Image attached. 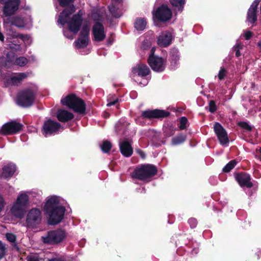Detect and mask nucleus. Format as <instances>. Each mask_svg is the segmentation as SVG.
Here are the masks:
<instances>
[{
	"label": "nucleus",
	"mask_w": 261,
	"mask_h": 261,
	"mask_svg": "<svg viewBox=\"0 0 261 261\" xmlns=\"http://www.w3.org/2000/svg\"><path fill=\"white\" fill-rule=\"evenodd\" d=\"M74 11L73 6L65 9L59 16L58 20L62 25L67 24L68 29L64 31V34L66 38L70 39H72L78 32L82 21V13L81 12L71 17Z\"/></svg>",
	"instance_id": "f257e3e1"
},
{
	"label": "nucleus",
	"mask_w": 261,
	"mask_h": 261,
	"mask_svg": "<svg viewBox=\"0 0 261 261\" xmlns=\"http://www.w3.org/2000/svg\"><path fill=\"white\" fill-rule=\"evenodd\" d=\"M63 202L61 198L57 196L48 197L46 199L43 210L48 217L49 224H57L63 219L65 213Z\"/></svg>",
	"instance_id": "f03ea898"
},
{
	"label": "nucleus",
	"mask_w": 261,
	"mask_h": 261,
	"mask_svg": "<svg viewBox=\"0 0 261 261\" xmlns=\"http://www.w3.org/2000/svg\"><path fill=\"white\" fill-rule=\"evenodd\" d=\"M29 194L30 192H22L18 195L10 210L14 216L20 219L23 218L25 207L29 203Z\"/></svg>",
	"instance_id": "7ed1b4c3"
},
{
	"label": "nucleus",
	"mask_w": 261,
	"mask_h": 261,
	"mask_svg": "<svg viewBox=\"0 0 261 261\" xmlns=\"http://www.w3.org/2000/svg\"><path fill=\"white\" fill-rule=\"evenodd\" d=\"M63 106L73 109L75 112L83 113L85 111V106L83 100L74 94H69L61 100Z\"/></svg>",
	"instance_id": "20e7f679"
},
{
	"label": "nucleus",
	"mask_w": 261,
	"mask_h": 261,
	"mask_svg": "<svg viewBox=\"0 0 261 261\" xmlns=\"http://www.w3.org/2000/svg\"><path fill=\"white\" fill-rule=\"evenodd\" d=\"M37 88L33 86L21 92L18 96L17 103L22 107H29L34 102Z\"/></svg>",
	"instance_id": "39448f33"
},
{
	"label": "nucleus",
	"mask_w": 261,
	"mask_h": 261,
	"mask_svg": "<svg viewBox=\"0 0 261 261\" xmlns=\"http://www.w3.org/2000/svg\"><path fill=\"white\" fill-rule=\"evenodd\" d=\"M156 172L157 170L154 166L145 165L137 168L132 173V176L142 180H147L156 174Z\"/></svg>",
	"instance_id": "423d86ee"
},
{
	"label": "nucleus",
	"mask_w": 261,
	"mask_h": 261,
	"mask_svg": "<svg viewBox=\"0 0 261 261\" xmlns=\"http://www.w3.org/2000/svg\"><path fill=\"white\" fill-rule=\"evenodd\" d=\"M90 30V25L89 24L86 23L83 25L79 37L74 42L76 48H84L87 46L89 41Z\"/></svg>",
	"instance_id": "0eeeda50"
},
{
	"label": "nucleus",
	"mask_w": 261,
	"mask_h": 261,
	"mask_svg": "<svg viewBox=\"0 0 261 261\" xmlns=\"http://www.w3.org/2000/svg\"><path fill=\"white\" fill-rule=\"evenodd\" d=\"M65 237L63 230H57L48 232L46 236L42 237V240L45 243L55 244L62 241Z\"/></svg>",
	"instance_id": "6e6552de"
},
{
	"label": "nucleus",
	"mask_w": 261,
	"mask_h": 261,
	"mask_svg": "<svg viewBox=\"0 0 261 261\" xmlns=\"http://www.w3.org/2000/svg\"><path fill=\"white\" fill-rule=\"evenodd\" d=\"M42 214L41 211L36 208L30 210L26 217V224L28 226H34L39 224L41 220Z\"/></svg>",
	"instance_id": "1a4fd4ad"
},
{
	"label": "nucleus",
	"mask_w": 261,
	"mask_h": 261,
	"mask_svg": "<svg viewBox=\"0 0 261 261\" xmlns=\"http://www.w3.org/2000/svg\"><path fill=\"white\" fill-rule=\"evenodd\" d=\"M172 12L166 5H162L155 11L153 12L154 20L166 21L171 18Z\"/></svg>",
	"instance_id": "9d476101"
},
{
	"label": "nucleus",
	"mask_w": 261,
	"mask_h": 261,
	"mask_svg": "<svg viewBox=\"0 0 261 261\" xmlns=\"http://www.w3.org/2000/svg\"><path fill=\"white\" fill-rule=\"evenodd\" d=\"M22 125L16 121H11L3 125L0 134L4 135H10L16 134L21 130Z\"/></svg>",
	"instance_id": "9b49d317"
},
{
	"label": "nucleus",
	"mask_w": 261,
	"mask_h": 261,
	"mask_svg": "<svg viewBox=\"0 0 261 261\" xmlns=\"http://www.w3.org/2000/svg\"><path fill=\"white\" fill-rule=\"evenodd\" d=\"M27 76L28 74L24 73H14L11 75H6L2 79V80L6 86L18 85Z\"/></svg>",
	"instance_id": "f8f14e48"
},
{
	"label": "nucleus",
	"mask_w": 261,
	"mask_h": 261,
	"mask_svg": "<svg viewBox=\"0 0 261 261\" xmlns=\"http://www.w3.org/2000/svg\"><path fill=\"white\" fill-rule=\"evenodd\" d=\"M148 62L151 69L154 71L162 72L165 68V61L162 58L155 56H149Z\"/></svg>",
	"instance_id": "ddd939ff"
},
{
	"label": "nucleus",
	"mask_w": 261,
	"mask_h": 261,
	"mask_svg": "<svg viewBox=\"0 0 261 261\" xmlns=\"http://www.w3.org/2000/svg\"><path fill=\"white\" fill-rule=\"evenodd\" d=\"M4 5V13L6 16L13 14L18 9L19 0H0Z\"/></svg>",
	"instance_id": "4468645a"
},
{
	"label": "nucleus",
	"mask_w": 261,
	"mask_h": 261,
	"mask_svg": "<svg viewBox=\"0 0 261 261\" xmlns=\"http://www.w3.org/2000/svg\"><path fill=\"white\" fill-rule=\"evenodd\" d=\"M214 132L222 145H225L229 142L227 132L219 123H215L214 125Z\"/></svg>",
	"instance_id": "2eb2a0df"
},
{
	"label": "nucleus",
	"mask_w": 261,
	"mask_h": 261,
	"mask_svg": "<svg viewBox=\"0 0 261 261\" xmlns=\"http://www.w3.org/2000/svg\"><path fill=\"white\" fill-rule=\"evenodd\" d=\"M61 127L60 124L56 121L49 119L45 121L43 126V134L45 136L51 135Z\"/></svg>",
	"instance_id": "dca6fc26"
},
{
	"label": "nucleus",
	"mask_w": 261,
	"mask_h": 261,
	"mask_svg": "<svg viewBox=\"0 0 261 261\" xmlns=\"http://www.w3.org/2000/svg\"><path fill=\"white\" fill-rule=\"evenodd\" d=\"M10 21L12 25L18 28H29L32 22L29 17H22L18 16L11 18Z\"/></svg>",
	"instance_id": "f3484780"
},
{
	"label": "nucleus",
	"mask_w": 261,
	"mask_h": 261,
	"mask_svg": "<svg viewBox=\"0 0 261 261\" xmlns=\"http://www.w3.org/2000/svg\"><path fill=\"white\" fill-rule=\"evenodd\" d=\"M173 36L169 32H163L158 36L157 39L158 44L162 47H165L169 46L172 40Z\"/></svg>",
	"instance_id": "a211bd4d"
},
{
	"label": "nucleus",
	"mask_w": 261,
	"mask_h": 261,
	"mask_svg": "<svg viewBox=\"0 0 261 261\" xmlns=\"http://www.w3.org/2000/svg\"><path fill=\"white\" fill-rule=\"evenodd\" d=\"M132 72L133 77L136 81V76H145L149 73L150 70L146 65L138 64L133 68Z\"/></svg>",
	"instance_id": "6ab92c4d"
},
{
	"label": "nucleus",
	"mask_w": 261,
	"mask_h": 261,
	"mask_svg": "<svg viewBox=\"0 0 261 261\" xmlns=\"http://www.w3.org/2000/svg\"><path fill=\"white\" fill-rule=\"evenodd\" d=\"M92 32L94 40L97 41L103 40L106 37V34L104 31L103 25L99 23H96L93 27Z\"/></svg>",
	"instance_id": "aec40b11"
},
{
	"label": "nucleus",
	"mask_w": 261,
	"mask_h": 261,
	"mask_svg": "<svg viewBox=\"0 0 261 261\" xmlns=\"http://www.w3.org/2000/svg\"><path fill=\"white\" fill-rule=\"evenodd\" d=\"M261 0H254L248 9L247 20L250 23H254L257 20L256 10Z\"/></svg>",
	"instance_id": "412c9836"
},
{
	"label": "nucleus",
	"mask_w": 261,
	"mask_h": 261,
	"mask_svg": "<svg viewBox=\"0 0 261 261\" xmlns=\"http://www.w3.org/2000/svg\"><path fill=\"white\" fill-rule=\"evenodd\" d=\"M169 113L164 110H153L144 111L142 116L144 118H162L168 116Z\"/></svg>",
	"instance_id": "4be33fe9"
},
{
	"label": "nucleus",
	"mask_w": 261,
	"mask_h": 261,
	"mask_svg": "<svg viewBox=\"0 0 261 261\" xmlns=\"http://www.w3.org/2000/svg\"><path fill=\"white\" fill-rule=\"evenodd\" d=\"M236 179L241 187H252V183L250 182V176L246 173H240L237 175Z\"/></svg>",
	"instance_id": "5701e85b"
},
{
	"label": "nucleus",
	"mask_w": 261,
	"mask_h": 261,
	"mask_svg": "<svg viewBox=\"0 0 261 261\" xmlns=\"http://www.w3.org/2000/svg\"><path fill=\"white\" fill-rule=\"evenodd\" d=\"M121 153L126 157L130 156L133 152L130 143L127 140H124L119 144Z\"/></svg>",
	"instance_id": "b1692460"
},
{
	"label": "nucleus",
	"mask_w": 261,
	"mask_h": 261,
	"mask_svg": "<svg viewBox=\"0 0 261 261\" xmlns=\"http://www.w3.org/2000/svg\"><path fill=\"white\" fill-rule=\"evenodd\" d=\"M57 116L58 120L61 122H67L74 117L72 113L63 109L59 110L58 111Z\"/></svg>",
	"instance_id": "393cba45"
},
{
	"label": "nucleus",
	"mask_w": 261,
	"mask_h": 261,
	"mask_svg": "<svg viewBox=\"0 0 261 261\" xmlns=\"http://www.w3.org/2000/svg\"><path fill=\"white\" fill-rule=\"evenodd\" d=\"M15 166L14 164L10 163L5 166L1 174V176L4 178H8L12 176L15 171Z\"/></svg>",
	"instance_id": "a878e982"
},
{
	"label": "nucleus",
	"mask_w": 261,
	"mask_h": 261,
	"mask_svg": "<svg viewBox=\"0 0 261 261\" xmlns=\"http://www.w3.org/2000/svg\"><path fill=\"white\" fill-rule=\"evenodd\" d=\"M122 0H112V4L109 6V10L112 15L115 17H119L121 15L118 6H115L117 3H120Z\"/></svg>",
	"instance_id": "bb28decb"
},
{
	"label": "nucleus",
	"mask_w": 261,
	"mask_h": 261,
	"mask_svg": "<svg viewBox=\"0 0 261 261\" xmlns=\"http://www.w3.org/2000/svg\"><path fill=\"white\" fill-rule=\"evenodd\" d=\"M146 25V21L144 18H138L135 22V27L138 31L143 30Z\"/></svg>",
	"instance_id": "cd10ccee"
},
{
	"label": "nucleus",
	"mask_w": 261,
	"mask_h": 261,
	"mask_svg": "<svg viewBox=\"0 0 261 261\" xmlns=\"http://www.w3.org/2000/svg\"><path fill=\"white\" fill-rule=\"evenodd\" d=\"M171 63L175 65L179 60L178 51L176 48H173L171 51Z\"/></svg>",
	"instance_id": "c85d7f7f"
},
{
	"label": "nucleus",
	"mask_w": 261,
	"mask_h": 261,
	"mask_svg": "<svg viewBox=\"0 0 261 261\" xmlns=\"http://www.w3.org/2000/svg\"><path fill=\"white\" fill-rule=\"evenodd\" d=\"M171 4L179 10H181L185 4V0H170Z\"/></svg>",
	"instance_id": "c756f323"
},
{
	"label": "nucleus",
	"mask_w": 261,
	"mask_h": 261,
	"mask_svg": "<svg viewBox=\"0 0 261 261\" xmlns=\"http://www.w3.org/2000/svg\"><path fill=\"white\" fill-rule=\"evenodd\" d=\"M186 138V136L184 135H180L172 139V144L177 145L184 142Z\"/></svg>",
	"instance_id": "7c9ffc66"
},
{
	"label": "nucleus",
	"mask_w": 261,
	"mask_h": 261,
	"mask_svg": "<svg viewBox=\"0 0 261 261\" xmlns=\"http://www.w3.org/2000/svg\"><path fill=\"white\" fill-rule=\"evenodd\" d=\"M101 149L104 152H108L112 147V145L108 141H105L100 146Z\"/></svg>",
	"instance_id": "2f4dec72"
},
{
	"label": "nucleus",
	"mask_w": 261,
	"mask_h": 261,
	"mask_svg": "<svg viewBox=\"0 0 261 261\" xmlns=\"http://www.w3.org/2000/svg\"><path fill=\"white\" fill-rule=\"evenodd\" d=\"M237 162L235 160H232L229 162L223 169V171L225 172L230 171L236 166Z\"/></svg>",
	"instance_id": "473e14b6"
},
{
	"label": "nucleus",
	"mask_w": 261,
	"mask_h": 261,
	"mask_svg": "<svg viewBox=\"0 0 261 261\" xmlns=\"http://www.w3.org/2000/svg\"><path fill=\"white\" fill-rule=\"evenodd\" d=\"M102 15L100 11L98 10H94L92 13V18L95 21L100 20L102 18Z\"/></svg>",
	"instance_id": "72a5a7b5"
},
{
	"label": "nucleus",
	"mask_w": 261,
	"mask_h": 261,
	"mask_svg": "<svg viewBox=\"0 0 261 261\" xmlns=\"http://www.w3.org/2000/svg\"><path fill=\"white\" fill-rule=\"evenodd\" d=\"M28 63V59L25 57H19L15 60V64L20 66H23Z\"/></svg>",
	"instance_id": "f704fd0d"
},
{
	"label": "nucleus",
	"mask_w": 261,
	"mask_h": 261,
	"mask_svg": "<svg viewBox=\"0 0 261 261\" xmlns=\"http://www.w3.org/2000/svg\"><path fill=\"white\" fill-rule=\"evenodd\" d=\"M187 122H188V120L186 117H181L180 120L179 128L181 129H185L186 127V124L187 123Z\"/></svg>",
	"instance_id": "c9c22d12"
},
{
	"label": "nucleus",
	"mask_w": 261,
	"mask_h": 261,
	"mask_svg": "<svg viewBox=\"0 0 261 261\" xmlns=\"http://www.w3.org/2000/svg\"><path fill=\"white\" fill-rule=\"evenodd\" d=\"M6 247L5 245L0 241V258L3 257L6 253Z\"/></svg>",
	"instance_id": "e433bc0d"
},
{
	"label": "nucleus",
	"mask_w": 261,
	"mask_h": 261,
	"mask_svg": "<svg viewBox=\"0 0 261 261\" xmlns=\"http://www.w3.org/2000/svg\"><path fill=\"white\" fill-rule=\"evenodd\" d=\"M6 237L8 241L10 242H15L16 240V236L12 233H7L6 234Z\"/></svg>",
	"instance_id": "4c0bfd02"
},
{
	"label": "nucleus",
	"mask_w": 261,
	"mask_h": 261,
	"mask_svg": "<svg viewBox=\"0 0 261 261\" xmlns=\"http://www.w3.org/2000/svg\"><path fill=\"white\" fill-rule=\"evenodd\" d=\"M226 70L224 68H221L218 75V78L220 80L224 79L226 75Z\"/></svg>",
	"instance_id": "58836bf2"
},
{
	"label": "nucleus",
	"mask_w": 261,
	"mask_h": 261,
	"mask_svg": "<svg viewBox=\"0 0 261 261\" xmlns=\"http://www.w3.org/2000/svg\"><path fill=\"white\" fill-rule=\"evenodd\" d=\"M239 124L241 127H242L243 128L246 129L248 130H250L251 129V126H250L248 123H247L246 122H240L239 123Z\"/></svg>",
	"instance_id": "ea45409f"
},
{
	"label": "nucleus",
	"mask_w": 261,
	"mask_h": 261,
	"mask_svg": "<svg viewBox=\"0 0 261 261\" xmlns=\"http://www.w3.org/2000/svg\"><path fill=\"white\" fill-rule=\"evenodd\" d=\"M216 107L214 101H211L209 103V111L211 112H214L216 111Z\"/></svg>",
	"instance_id": "a19ab883"
},
{
	"label": "nucleus",
	"mask_w": 261,
	"mask_h": 261,
	"mask_svg": "<svg viewBox=\"0 0 261 261\" xmlns=\"http://www.w3.org/2000/svg\"><path fill=\"white\" fill-rule=\"evenodd\" d=\"M188 222L192 228L195 227L197 225V221L194 218H191L189 220Z\"/></svg>",
	"instance_id": "79ce46f5"
},
{
	"label": "nucleus",
	"mask_w": 261,
	"mask_h": 261,
	"mask_svg": "<svg viewBox=\"0 0 261 261\" xmlns=\"http://www.w3.org/2000/svg\"><path fill=\"white\" fill-rule=\"evenodd\" d=\"M252 36V33L250 31L244 32V36L246 40L249 39Z\"/></svg>",
	"instance_id": "37998d69"
},
{
	"label": "nucleus",
	"mask_w": 261,
	"mask_h": 261,
	"mask_svg": "<svg viewBox=\"0 0 261 261\" xmlns=\"http://www.w3.org/2000/svg\"><path fill=\"white\" fill-rule=\"evenodd\" d=\"M73 1V0H59V3L60 5L62 6H65Z\"/></svg>",
	"instance_id": "c03bdc74"
},
{
	"label": "nucleus",
	"mask_w": 261,
	"mask_h": 261,
	"mask_svg": "<svg viewBox=\"0 0 261 261\" xmlns=\"http://www.w3.org/2000/svg\"><path fill=\"white\" fill-rule=\"evenodd\" d=\"M10 47L13 49V50H19L20 49V46L19 45H17V44H12L11 45V46H10Z\"/></svg>",
	"instance_id": "a18cd8bd"
},
{
	"label": "nucleus",
	"mask_w": 261,
	"mask_h": 261,
	"mask_svg": "<svg viewBox=\"0 0 261 261\" xmlns=\"http://www.w3.org/2000/svg\"><path fill=\"white\" fill-rule=\"evenodd\" d=\"M5 205L4 200L3 197L0 195V212L4 208Z\"/></svg>",
	"instance_id": "49530a36"
},
{
	"label": "nucleus",
	"mask_w": 261,
	"mask_h": 261,
	"mask_svg": "<svg viewBox=\"0 0 261 261\" xmlns=\"http://www.w3.org/2000/svg\"><path fill=\"white\" fill-rule=\"evenodd\" d=\"M117 101H118V99H117V98H116H116H114V100H113V101H109L108 102V103H107V106H108V107H110V106H112V105H115L116 103H117Z\"/></svg>",
	"instance_id": "de8ad7c7"
},
{
	"label": "nucleus",
	"mask_w": 261,
	"mask_h": 261,
	"mask_svg": "<svg viewBox=\"0 0 261 261\" xmlns=\"http://www.w3.org/2000/svg\"><path fill=\"white\" fill-rule=\"evenodd\" d=\"M136 151H137V153L139 155H140V156L142 158L144 159L145 158V154L144 152L143 151H142V150H141L140 149H137Z\"/></svg>",
	"instance_id": "09e8293b"
},
{
	"label": "nucleus",
	"mask_w": 261,
	"mask_h": 261,
	"mask_svg": "<svg viewBox=\"0 0 261 261\" xmlns=\"http://www.w3.org/2000/svg\"><path fill=\"white\" fill-rule=\"evenodd\" d=\"M28 261H39L36 256H29L28 258Z\"/></svg>",
	"instance_id": "8fccbe9b"
},
{
	"label": "nucleus",
	"mask_w": 261,
	"mask_h": 261,
	"mask_svg": "<svg viewBox=\"0 0 261 261\" xmlns=\"http://www.w3.org/2000/svg\"><path fill=\"white\" fill-rule=\"evenodd\" d=\"M155 50V47H152L151 49V54L150 56H154V53Z\"/></svg>",
	"instance_id": "3c124183"
},
{
	"label": "nucleus",
	"mask_w": 261,
	"mask_h": 261,
	"mask_svg": "<svg viewBox=\"0 0 261 261\" xmlns=\"http://www.w3.org/2000/svg\"><path fill=\"white\" fill-rule=\"evenodd\" d=\"M241 45L240 44H237L234 46V49H239V48H241Z\"/></svg>",
	"instance_id": "603ef678"
},
{
	"label": "nucleus",
	"mask_w": 261,
	"mask_h": 261,
	"mask_svg": "<svg viewBox=\"0 0 261 261\" xmlns=\"http://www.w3.org/2000/svg\"><path fill=\"white\" fill-rule=\"evenodd\" d=\"M240 55H241V54H240L239 50V49L237 50L236 52V56L237 57H239Z\"/></svg>",
	"instance_id": "864d4df0"
},
{
	"label": "nucleus",
	"mask_w": 261,
	"mask_h": 261,
	"mask_svg": "<svg viewBox=\"0 0 261 261\" xmlns=\"http://www.w3.org/2000/svg\"><path fill=\"white\" fill-rule=\"evenodd\" d=\"M21 37L22 38V39L24 41L25 39H29V37L28 36H22V35H20Z\"/></svg>",
	"instance_id": "5fc2aeb1"
},
{
	"label": "nucleus",
	"mask_w": 261,
	"mask_h": 261,
	"mask_svg": "<svg viewBox=\"0 0 261 261\" xmlns=\"http://www.w3.org/2000/svg\"><path fill=\"white\" fill-rule=\"evenodd\" d=\"M47 261H62L59 259H50V260H48Z\"/></svg>",
	"instance_id": "6e6d98bb"
},
{
	"label": "nucleus",
	"mask_w": 261,
	"mask_h": 261,
	"mask_svg": "<svg viewBox=\"0 0 261 261\" xmlns=\"http://www.w3.org/2000/svg\"><path fill=\"white\" fill-rule=\"evenodd\" d=\"M258 46L259 47V48L261 50V41L258 43Z\"/></svg>",
	"instance_id": "4d7b16f0"
},
{
	"label": "nucleus",
	"mask_w": 261,
	"mask_h": 261,
	"mask_svg": "<svg viewBox=\"0 0 261 261\" xmlns=\"http://www.w3.org/2000/svg\"><path fill=\"white\" fill-rule=\"evenodd\" d=\"M258 151L261 153V148H259L258 149Z\"/></svg>",
	"instance_id": "13d9d810"
},
{
	"label": "nucleus",
	"mask_w": 261,
	"mask_h": 261,
	"mask_svg": "<svg viewBox=\"0 0 261 261\" xmlns=\"http://www.w3.org/2000/svg\"><path fill=\"white\" fill-rule=\"evenodd\" d=\"M15 37H17L18 36L17 35H13Z\"/></svg>",
	"instance_id": "bf43d9fd"
},
{
	"label": "nucleus",
	"mask_w": 261,
	"mask_h": 261,
	"mask_svg": "<svg viewBox=\"0 0 261 261\" xmlns=\"http://www.w3.org/2000/svg\"><path fill=\"white\" fill-rule=\"evenodd\" d=\"M108 115H108V114H107V113H106V116H108Z\"/></svg>",
	"instance_id": "052dcab7"
},
{
	"label": "nucleus",
	"mask_w": 261,
	"mask_h": 261,
	"mask_svg": "<svg viewBox=\"0 0 261 261\" xmlns=\"http://www.w3.org/2000/svg\"><path fill=\"white\" fill-rule=\"evenodd\" d=\"M260 160H261V158H260Z\"/></svg>",
	"instance_id": "680f3d73"
}]
</instances>
